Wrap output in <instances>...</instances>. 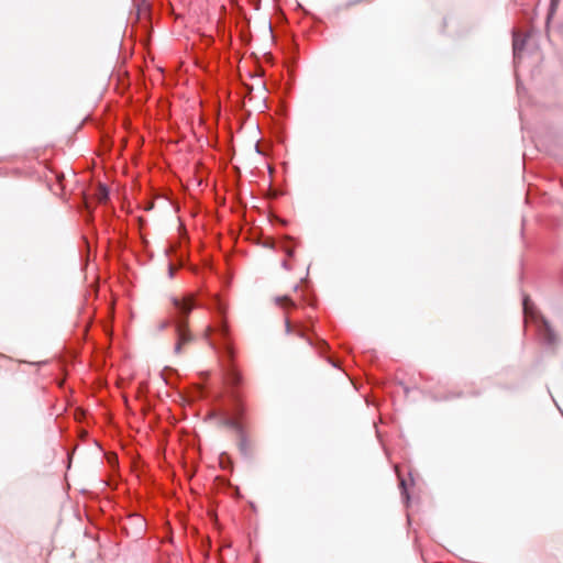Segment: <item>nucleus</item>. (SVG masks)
Masks as SVG:
<instances>
[{"instance_id":"1","label":"nucleus","mask_w":563,"mask_h":563,"mask_svg":"<svg viewBox=\"0 0 563 563\" xmlns=\"http://www.w3.org/2000/svg\"><path fill=\"white\" fill-rule=\"evenodd\" d=\"M170 303L173 306L172 318L161 321L158 331H164L170 324H174L177 338L174 352L180 354L183 346L194 340L188 329V318L194 308L205 307L213 313V321L206 329V338L213 350L219 354L223 372L227 369L229 379L236 383L240 376L239 369L233 363L234 349L225 321V302L218 295L208 292L207 300L202 301L197 294L188 292L181 298L176 296L170 297Z\"/></svg>"},{"instance_id":"2","label":"nucleus","mask_w":563,"mask_h":563,"mask_svg":"<svg viewBox=\"0 0 563 563\" xmlns=\"http://www.w3.org/2000/svg\"><path fill=\"white\" fill-rule=\"evenodd\" d=\"M223 374L227 385L231 388L230 399L232 404V415L227 417L225 424L235 431L240 453L245 459H250L252 456L251 443L245 434L242 423L239 421L240 416L243 413V406L240 400L236 388L240 386L242 382V376L241 373L239 372L240 378L236 383H233L229 379L227 375V369L223 372Z\"/></svg>"},{"instance_id":"3","label":"nucleus","mask_w":563,"mask_h":563,"mask_svg":"<svg viewBox=\"0 0 563 563\" xmlns=\"http://www.w3.org/2000/svg\"><path fill=\"white\" fill-rule=\"evenodd\" d=\"M522 313L525 322L536 327L541 342L548 347H554L558 342L556 334L528 295H522Z\"/></svg>"},{"instance_id":"4","label":"nucleus","mask_w":563,"mask_h":563,"mask_svg":"<svg viewBox=\"0 0 563 563\" xmlns=\"http://www.w3.org/2000/svg\"><path fill=\"white\" fill-rule=\"evenodd\" d=\"M164 254L168 260V275L172 278L175 271L180 267L191 266L188 256L183 252V249H164Z\"/></svg>"},{"instance_id":"5","label":"nucleus","mask_w":563,"mask_h":563,"mask_svg":"<svg viewBox=\"0 0 563 563\" xmlns=\"http://www.w3.org/2000/svg\"><path fill=\"white\" fill-rule=\"evenodd\" d=\"M527 34L523 33L521 30L515 29L512 31V52H514V64L517 67L520 58L521 53L525 48Z\"/></svg>"},{"instance_id":"6","label":"nucleus","mask_w":563,"mask_h":563,"mask_svg":"<svg viewBox=\"0 0 563 563\" xmlns=\"http://www.w3.org/2000/svg\"><path fill=\"white\" fill-rule=\"evenodd\" d=\"M307 331H308V329L306 327H301L298 330V335L300 338L306 339L308 341L309 345H311L312 347L318 350L320 355L324 356L330 350L329 344L323 339H321L319 336H314V338L308 336Z\"/></svg>"},{"instance_id":"7","label":"nucleus","mask_w":563,"mask_h":563,"mask_svg":"<svg viewBox=\"0 0 563 563\" xmlns=\"http://www.w3.org/2000/svg\"><path fill=\"white\" fill-rule=\"evenodd\" d=\"M276 302H277V305H279L280 307H283L285 309H289V308H295L296 307V303L288 296L277 297L276 298Z\"/></svg>"},{"instance_id":"8","label":"nucleus","mask_w":563,"mask_h":563,"mask_svg":"<svg viewBox=\"0 0 563 563\" xmlns=\"http://www.w3.org/2000/svg\"><path fill=\"white\" fill-rule=\"evenodd\" d=\"M399 488H400V494H401V498L402 500L408 504L409 503V494H408V489H407V485H406V481L402 478V477H399Z\"/></svg>"},{"instance_id":"9","label":"nucleus","mask_w":563,"mask_h":563,"mask_svg":"<svg viewBox=\"0 0 563 563\" xmlns=\"http://www.w3.org/2000/svg\"><path fill=\"white\" fill-rule=\"evenodd\" d=\"M98 200L103 203L109 199V190L104 186H100L98 189Z\"/></svg>"},{"instance_id":"10","label":"nucleus","mask_w":563,"mask_h":563,"mask_svg":"<svg viewBox=\"0 0 563 563\" xmlns=\"http://www.w3.org/2000/svg\"><path fill=\"white\" fill-rule=\"evenodd\" d=\"M162 375H163L164 380H165L167 384H173V383H172V377H173L174 375H176V372H175V369H173V368L166 367V368L163 371Z\"/></svg>"},{"instance_id":"11","label":"nucleus","mask_w":563,"mask_h":563,"mask_svg":"<svg viewBox=\"0 0 563 563\" xmlns=\"http://www.w3.org/2000/svg\"><path fill=\"white\" fill-rule=\"evenodd\" d=\"M90 251H91V249H86V252L80 254V261H81L85 269L88 268L87 262L89 261V257H90Z\"/></svg>"},{"instance_id":"12","label":"nucleus","mask_w":563,"mask_h":563,"mask_svg":"<svg viewBox=\"0 0 563 563\" xmlns=\"http://www.w3.org/2000/svg\"><path fill=\"white\" fill-rule=\"evenodd\" d=\"M457 395H454V394H449V395H440L438 393H434L433 395V398L435 400H450V399H453L455 398Z\"/></svg>"},{"instance_id":"13","label":"nucleus","mask_w":563,"mask_h":563,"mask_svg":"<svg viewBox=\"0 0 563 563\" xmlns=\"http://www.w3.org/2000/svg\"><path fill=\"white\" fill-rule=\"evenodd\" d=\"M560 1L561 0H551L550 9H549V14H548V20L551 19V16L554 14V12H555Z\"/></svg>"},{"instance_id":"14","label":"nucleus","mask_w":563,"mask_h":563,"mask_svg":"<svg viewBox=\"0 0 563 563\" xmlns=\"http://www.w3.org/2000/svg\"><path fill=\"white\" fill-rule=\"evenodd\" d=\"M303 300L309 303V305H313L314 302V298L311 294H309L308 291L303 296Z\"/></svg>"},{"instance_id":"15","label":"nucleus","mask_w":563,"mask_h":563,"mask_svg":"<svg viewBox=\"0 0 563 563\" xmlns=\"http://www.w3.org/2000/svg\"><path fill=\"white\" fill-rule=\"evenodd\" d=\"M285 328H286V333L287 334L291 333L292 325H291V322H290V320L288 318L285 320Z\"/></svg>"},{"instance_id":"16","label":"nucleus","mask_w":563,"mask_h":563,"mask_svg":"<svg viewBox=\"0 0 563 563\" xmlns=\"http://www.w3.org/2000/svg\"><path fill=\"white\" fill-rule=\"evenodd\" d=\"M282 266H283L285 269H290L289 264H288V260H283V261H282Z\"/></svg>"},{"instance_id":"17","label":"nucleus","mask_w":563,"mask_h":563,"mask_svg":"<svg viewBox=\"0 0 563 563\" xmlns=\"http://www.w3.org/2000/svg\"><path fill=\"white\" fill-rule=\"evenodd\" d=\"M287 250V257H292L295 253V249H286Z\"/></svg>"},{"instance_id":"18","label":"nucleus","mask_w":563,"mask_h":563,"mask_svg":"<svg viewBox=\"0 0 563 563\" xmlns=\"http://www.w3.org/2000/svg\"><path fill=\"white\" fill-rule=\"evenodd\" d=\"M224 457L229 459V457H228V455H225V454H222V455H221L220 461H221L222 468H225V467H227V466H225V464H224Z\"/></svg>"},{"instance_id":"19","label":"nucleus","mask_w":563,"mask_h":563,"mask_svg":"<svg viewBox=\"0 0 563 563\" xmlns=\"http://www.w3.org/2000/svg\"><path fill=\"white\" fill-rule=\"evenodd\" d=\"M203 261H205V263H206V267H208L209 269H211V271H212V269H213V267H212V263H211V262H209L208 260H203Z\"/></svg>"},{"instance_id":"20","label":"nucleus","mask_w":563,"mask_h":563,"mask_svg":"<svg viewBox=\"0 0 563 563\" xmlns=\"http://www.w3.org/2000/svg\"><path fill=\"white\" fill-rule=\"evenodd\" d=\"M328 361L333 365V367H336L338 365L335 364L334 361H332L330 357H328Z\"/></svg>"},{"instance_id":"21","label":"nucleus","mask_w":563,"mask_h":563,"mask_svg":"<svg viewBox=\"0 0 563 563\" xmlns=\"http://www.w3.org/2000/svg\"><path fill=\"white\" fill-rule=\"evenodd\" d=\"M263 246L268 247V246H274V245L273 244H264Z\"/></svg>"}]
</instances>
